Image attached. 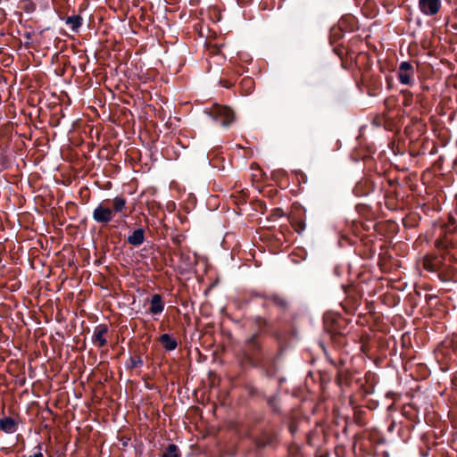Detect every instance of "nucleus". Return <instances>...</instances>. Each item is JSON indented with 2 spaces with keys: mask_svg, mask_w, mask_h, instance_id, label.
<instances>
[{
  "mask_svg": "<svg viewBox=\"0 0 457 457\" xmlns=\"http://www.w3.org/2000/svg\"><path fill=\"white\" fill-rule=\"evenodd\" d=\"M261 352V344L258 340V334H253L245 342V355L252 362L259 361V353Z\"/></svg>",
  "mask_w": 457,
  "mask_h": 457,
  "instance_id": "3",
  "label": "nucleus"
},
{
  "mask_svg": "<svg viewBox=\"0 0 457 457\" xmlns=\"http://www.w3.org/2000/svg\"><path fill=\"white\" fill-rule=\"evenodd\" d=\"M37 448L38 449V452L34 453L33 455H30L29 457H44L43 453H41V445H38Z\"/></svg>",
  "mask_w": 457,
  "mask_h": 457,
  "instance_id": "22",
  "label": "nucleus"
},
{
  "mask_svg": "<svg viewBox=\"0 0 457 457\" xmlns=\"http://www.w3.org/2000/svg\"><path fill=\"white\" fill-rule=\"evenodd\" d=\"M126 207L127 201L122 196L104 200L94 209L92 218L96 223L105 225L111 222L117 213H122Z\"/></svg>",
  "mask_w": 457,
  "mask_h": 457,
  "instance_id": "1",
  "label": "nucleus"
},
{
  "mask_svg": "<svg viewBox=\"0 0 457 457\" xmlns=\"http://www.w3.org/2000/svg\"><path fill=\"white\" fill-rule=\"evenodd\" d=\"M277 436L273 432L263 431L255 439L256 446L263 448L266 446L273 445L276 442Z\"/></svg>",
  "mask_w": 457,
  "mask_h": 457,
  "instance_id": "9",
  "label": "nucleus"
},
{
  "mask_svg": "<svg viewBox=\"0 0 457 457\" xmlns=\"http://www.w3.org/2000/svg\"><path fill=\"white\" fill-rule=\"evenodd\" d=\"M67 25H70L73 31H77L82 24V18L80 15H72L66 18Z\"/></svg>",
  "mask_w": 457,
  "mask_h": 457,
  "instance_id": "14",
  "label": "nucleus"
},
{
  "mask_svg": "<svg viewBox=\"0 0 457 457\" xmlns=\"http://www.w3.org/2000/svg\"><path fill=\"white\" fill-rule=\"evenodd\" d=\"M277 399L275 397H272V398H270L269 399V403L271 407L274 408L275 411H277Z\"/></svg>",
  "mask_w": 457,
  "mask_h": 457,
  "instance_id": "21",
  "label": "nucleus"
},
{
  "mask_svg": "<svg viewBox=\"0 0 457 457\" xmlns=\"http://www.w3.org/2000/svg\"><path fill=\"white\" fill-rule=\"evenodd\" d=\"M444 260L445 257L443 254L440 256L435 254H426L422 258L421 263L424 270L431 273H436L438 276Z\"/></svg>",
  "mask_w": 457,
  "mask_h": 457,
  "instance_id": "4",
  "label": "nucleus"
},
{
  "mask_svg": "<svg viewBox=\"0 0 457 457\" xmlns=\"http://www.w3.org/2000/svg\"><path fill=\"white\" fill-rule=\"evenodd\" d=\"M162 457H180L178 446L173 444L169 445L163 452Z\"/></svg>",
  "mask_w": 457,
  "mask_h": 457,
  "instance_id": "16",
  "label": "nucleus"
},
{
  "mask_svg": "<svg viewBox=\"0 0 457 457\" xmlns=\"http://www.w3.org/2000/svg\"><path fill=\"white\" fill-rule=\"evenodd\" d=\"M142 363H143V361L140 357H138L137 359H132V366L134 368L142 365Z\"/></svg>",
  "mask_w": 457,
  "mask_h": 457,
  "instance_id": "20",
  "label": "nucleus"
},
{
  "mask_svg": "<svg viewBox=\"0 0 457 457\" xmlns=\"http://www.w3.org/2000/svg\"><path fill=\"white\" fill-rule=\"evenodd\" d=\"M403 94L408 95L410 97H411V94L409 91H403Z\"/></svg>",
  "mask_w": 457,
  "mask_h": 457,
  "instance_id": "23",
  "label": "nucleus"
},
{
  "mask_svg": "<svg viewBox=\"0 0 457 457\" xmlns=\"http://www.w3.org/2000/svg\"><path fill=\"white\" fill-rule=\"evenodd\" d=\"M270 301L277 306H279L281 308L286 306V301L278 295H274L270 298Z\"/></svg>",
  "mask_w": 457,
  "mask_h": 457,
  "instance_id": "18",
  "label": "nucleus"
},
{
  "mask_svg": "<svg viewBox=\"0 0 457 457\" xmlns=\"http://www.w3.org/2000/svg\"><path fill=\"white\" fill-rule=\"evenodd\" d=\"M0 428L5 433H13L16 431L17 423L11 417H4L0 420Z\"/></svg>",
  "mask_w": 457,
  "mask_h": 457,
  "instance_id": "11",
  "label": "nucleus"
},
{
  "mask_svg": "<svg viewBox=\"0 0 457 457\" xmlns=\"http://www.w3.org/2000/svg\"><path fill=\"white\" fill-rule=\"evenodd\" d=\"M449 245H450V243H449V241L447 240L446 237L438 238L435 242V246L439 251H447L448 248H449Z\"/></svg>",
  "mask_w": 457,
  "mask_h": 457,
  "instance_id": "17",
  "label": "nucleus"
},
{
  "mask_svg": "<svg viewBox=\"0 0 457 457\" xmlns=\"http://www.w3.org/2000/svg\"><path fill=\"white\" fill-rule=\"evenodd\" d=\"M107 334L108 327L106 325L100 324L96 326L92 335V343L98 347L105 346L107 344Z\"/></svg>",
  "mask_w": 457,
  "mask_h": 457,
  "instance_id": "8",
  "label": "nucleus"
},
{
  "mask_svg": "<svg viewBox=\"0 0 457 457\" xmlns=\"http://www.w3.org/2000/svg\"><path fill=\"white\" fill-rule=\"evenodd\" d=\"M253 80L251 78H245L242 80V86L246 87L249 90L253 87Z\"/></svg>",
  "mask_w": 457,
  "mask_h": 457,
  "instance_id": "19",
  "label": "nucleus"
},
{
  "mask_svg": "<svg viewBox=\"0 0 457 457\" xmlns=\"http://www.w3.org/2000/svg\"><path fill=\"white\" fill-rule=\"evenodd\" d=\"M438 278L444 282H457V267L446 263L445 259L438 273Z\"/></svg>",
  "mask_w": 457,
  "mask_h": 457,
  "instance_id": "7",
  "label": "nucleus"
},
{
  "mask_svg": "<svg viewBox=\"0 0 457 457\" xmlns=\"http://www.w3.org/2000/svg\"><path fill=\"white\" fill-rule=\"evenodd\" d=\"M341 378H342V371H339L338 375H337V379H341Z\"/></svg>",
  "mask_w": 457,
  "mask_h": 457,
  "instance_id": "24",
  "label": "nucleus"
},
{
  "mask_svg": "<svg viewBox=\"0 0 457 457\" xmlns=\"http://www.w3.org/2000/svg\"><path fill=\"white\" fill-rule=\"evenodd\" d=\"M290 223L297 233H301L305 229V221L302 218L293 216L290 219Z\"/></svg>",
  "mask_w": 457,
  "mask_h": 457,
  "instance_id": "15",
  "label": "nucleus"
},
{
  "mask_svg": "<svg viewBox=\"0 0 457 457\" xmlns=\"http://www.w3.org/2000/svg\"><path fill=\"white\" fill-rule=\"evenodd\" d=\"M159 342L162 344V347L167 351H173L178 346L177 340L171 337L169 334H162L159 337Z\"/></svg>",
  "mask_w": 457,
  "mask_h": 457,
  "instance_id": "10",
  "label": "nucleus"
},
{
  "mask_svg": "<svg viewBox=\"0 0 457 457\" xmlns=\"http://www.w3.org/2000/svg\"><path fill=\"white\" fill-rule=\"evenodd\" d=\"M419 10L426 16L436 15L442 7L441 0H419Z\"/></svg>",
  "mask_w": 457,
  "mask_h": 457,
  "instance_id": "5",
  "label": "nucleus"
},
{
  "mask_svg": "<svg viewBox=\"0 0 457 457\" xmlns=\"http://www.w3.org/2000/svg\"><path fill=\"white\" fill-rule=\"evenodd\" d=\"M414 73V68L409 62H403L400 63L397 77L402 84L412 85Z\"/></svg>",
  "mask_w": 457,
  "mask_h": 457,
  "instance_id": "6",
  "label": "nucleus"
},
{
  "mask_svg": "<svg viewBox=\"0 0 457 457\" xmlns=\"http://www.w3.org/2000/svg\"><path fill=\"white\" fill-rule=\"evenodd\" d=\"M145 240V231L143 228L136 229L130 236L128 237V243L138 246L143 244Z\"/></svg>",
  "mask_w": 457,
  "mask_h": 457,
  "instance_id": "12",
  "label": "nucleus"
},
{
  "mask_svg": "<svg viewBox=\"0 0 457 457\" xmlns=\"http://www.w3.org/2000/svg\"><path fill=\"white\" fill-rule=\"evenodd\" d=\"M204 112L210 116L216 123L227 128L235 120V112L228 105L219 104H212L206 108Z\"/></svg>",
  "mask_w": 457,
  "mask_h": 457,
  "instance_id": "2",
  "label": "nucleus"
},
{
  "mask_svg": "<svg viewBox=\"0 0 457 457\" xmlns=\"http://www.w3.org/2000/svg\"><path fill=\"white\" fill-rule=\"evenodd\" d=\"M163 308L164 304L162 296L158 294L154 295L151 299L150 312L153 314H159L163 311Z\"/></svg>",
  "mask_w": 457,
  "mask_h": 457,
  "instance_id": "13",
  "label": "nucleus"
}]
</instances>
